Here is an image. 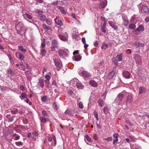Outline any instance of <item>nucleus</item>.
Instances as JSON below:
<instances>
[{"mask_svg":"<svg viewBox=\"0 0 149 149\" xmlns=\"http://www.w3.org/2000/svg\"><path fill=\"white\" fill-rule=\"evenodd\" d=\"M51 49L53 51L55 50L56 48H57L58 46V42L55 40H53L52 41Z\"/></svg>","mask_w":149,"mask_h":149,"instance_id":"obj_5","label":"nucleus"},{"mask_svg":"<svg viewBox=\"0 0 149 149\" xmlns=\"http://www.w3.org/2000/svg\"><path fill=\"white\" fill-rule=\"evenodd\" d=\"M33 134L34 136H38V132H37L36 131H34L32 133Z\"/></svg>","mask_w":149,"mask_h":149,"instance_id":"obj_54","label":"nucleus"},{"mask_svg":"<svg viewBox=\"0 0 149 149\" xmlns=\"http://www.w3.org/2000/svg\"><path fill=\"white\" fill-rule=\"evenodd\" d=\"M136 25L134 24H130L129 25V27L131 29H133L136 27Z\"/></svg>","mask_w":149,"mask_h":149,"instance_id":"obj_39","label":"nucleus"},{"mask_svg":"<svg viewBox=\"0 0 149 149\" xmlns=\"http://www.w3.org/2000/svg\"><path fill=\"white\" fill-rule=\"evenodd\" d=\"M140 31H144V29L143 26L142 25H140L138 27Z\"/></svg>","mask_w":149,"mask_h":149,"instance_id":"obj_47","label":"nucleus"},{"mask_svg":"<svg viewBox=\"0 0 149 149\" xmlns=\"http://www.w3.org/2000/svg\"><path fill=\"white\" fill-rule=\"evenodd\" d=\"M71 84L75 85L79 89H82L84 87L83 85L80 83V82L77 78L73 79L70 81Z\"/></svg>","mask_w":149,"mask_h":149,"instance_id":"obj_3","label":"nucleus"},{"mask_svg":"<svg viewBox=\"0 0 149 149\" xmlns=\"http://www.w3.org/2000/svg\"><path fill=\"white\" fill-rule=\"evenodd\" d=\"M7 56L9 58L10 62L11 63V65H14V63L13 60V58L11 57L10 55V54H8L7 55Z\"/></svg>","mask_w":149,"mask_h":149,"instance_id":"obj_28","label":"nucleus"},{"mask_svg":"<svg viewBox=\"0 0 149 149\" xmlns=\"http://www.w3.org/2000/svg\"><path fill=\"white\" fill-rule=\"evenodd\" d=\"M86 139L87 141H88V142H91V139L89 137V136L88 135H86V136L85 137V140L86 141Z\"/></svg>","mask_w":149,"mask_h":149,"instance_id":"obj_37","label":"nucleus"},{"mask_svg":"<svg viewBox=\"0 0 149 149\" xmlns=\"http://www.w3.org/2000/svg\"><path fill=\"white\" fill-rule=\"evenodd\" d=\"M139 7L141 8V12L143 14H148L149 12V9L148 6L140 3L138 5Z\"/></svg>","mask_w":149,"mask_h":149,"instance_id":"obj_1","label":"nucleus"},{"mask_svg":"<svg viewBox=\"0 0 149 149\" xmlns=\"http://www.w3.org/2000/svg\"><path fill=\"white\" fill-rule=\"evenodd\" d=\"M45 43L44 42V41H43V42L41 43V46L42 48H43L44 47H45Z\"/></svg>","mask_w":149,"mask_h":149,"instance_id":"obj_61","label":"nucleus"},{"mask_svg":"<svg viewBox=\"0 0 149 149\" xmlns=\"http://www.w3.org/2000/svg\"><path fill=\"white\" fill-rule=\"evenodd\" d=\"M122 54H120L119 55H117L116 57L117 58L118 61H121L122 60Z\"/></svg>","mask_w":149,"mask_h":149,"instance_id":"obj_31","label":"nucleus"},{"mask_svg":"<svg viewBox=\"0 0 149 149\" xmlns=\"http://www.w3.org/2000/svg\"><path fill=\"white\" fill-rule=\"evenodd\" d=\"M108 47V45L105 43H104L103 44L102 47H101V49H106V48L107 47Z\"/></svg>","mask_w":149,"mask_h":149,"instance_id":"obj_40","label":"nucleus"},{"mask_svg":"<svg viewBox=\"0 0 149 149\" xmlns=\"http://www.w3.org/2000/svg\"><path fill=\"white\" fill-rule=\"evenodd\" d=\"M65 113L66 115H69L71 116H74V113H72L71 111L69 110H66L65 112Z\"/></svg>","mask_w":149,"mask_h":149,"instance_id":"obj_24","label":"nucleus"},{"mask_svg":"<svg viewBox=\"0 0 149 149\" xmlns=\"http://www.w3.org/2000/svg\"><path fill=\"white\" fill-rule=\"evenodd\" d=\"M124 97V95L122 93H119L117 96L116 99L115 100L114 102H116L117 100H118L120 102L122 100Z\"/></svg>","mask_w":149,"mask_h":149,"instance_id":"obj_14","label":"nucleus"},{"mask_svg":"<svg viewBox=\"0 0 149 149\" xmlns=\"http://www.w3.org/2000/svg\"><path fill=\"white\" fill-rule=\"evenodd\" d=\"M104 140L107 141H111L112 140V138L111 137H108L107 138L104 139Z\"/></svg>","mask_w":149,"mask_h":149,"instance_id":"obj_44","label":"nucleus"},{"mask_svg":"<svg viewBox=\"0 0 149 149\" xmlns=\"http://www.w3.org/2000/svg\"><path fill=\"white\" fill-rule=\"evenodd\" d=\"M123 76L126 79H129L130 76V73L128 71H124L123 73Z\"/></svg>","mask_w":149,"mask_h":149,"instance_id":"obj_13","label":"nucleus"},{"mask_svg":"<svg viewBox=\"0 0 149 149\" xmlns=\"http://www.w3.org/2000/svg\"><path fill=\"white\" fill-rule=\"evenodd\" d=\"M24 25L21 22H19L15 26V28L17 30V32L18 33L19 31L17 29L22 30L23 29Z\"/></svg>","mask_w":149,"mask_h":149,"instance_id":"obj_6","label":"nucleus"},{"mask_svg":"<svg viewBox=\"0 0 149 149\" xmlns=\"http://www.w3.org/2000/svg\"><path fill=\"white\" fill-rule=\"evenodd\" d=\"M58 4V1H56L53 2H52V4L55 6L57 5Z\"/></svg>","mask_w":149,"mask_h":149,"instance_id":"obj_55","label":"nucleus"},{"mask_svg":"<svg viewBox=\"0 0 149 149\" xmlns=\"http://www.w3.org/2000/svg\"><path fill=\"white\" fill-rule=\"evenodd\" d=\"M58 52L60 57L63 58L67 57L68 55L69 51L67 49H59Z\"/></svg>","mask_w":149,"mask_h":149,"instance_id":"obj_2","label":"nucleus"},{"mask_svg":"<svg viewBox=\"0 0 149 149\" xmlns=\"http://www.w3.org/2000/svg\"><path fill=\"white\" fill-rule=\"evenodd\" d=\"M115 72L114 71H112L110 72L108 74V78L109 79H111L113 78Z\"/></svg>","mask_w":149,"mask_h":149,"instance_id":"obj_22","label":"nucleus"},{"mask_svg":"<svg viewBox=\"0 0 149 149\" xmlns=\"http://www.w3.org/2000/svg\"><path fill=\"white\" fill-rule=\"evenodd\" d=\"M19 88L22 91H24V87L23 85L20 86Z\"/></svg>","mask_w":149,"mask_h":149,"instance_id":"obj_59","label":"nucleus"},{"mask_svg":"<svg viewBox=\"0 0 149 149\" xmlns=\"http://www.w3.org/2000/svg\"><path fill=\"white\" fill-rule=\"evenodd\" d=\"M49 80H45V83L46 85L47 86H48V85L49 83Z\"/></svg>","mask_w":149,"mask_h":149,"instance_id":"obj_62","label":"nucleus"},{"mask_svg":"<svg viewBox=\"0 0 149 149\" xmlns=\"http://www.w3.org/2000/svg\"><path fill=\"white\" fill-rule=\"evenodd\" d=\"M118 141V138H115V139H114L113 140V144H115Z\"/></svg>","mask_w":149,"mask_h":149,"instance_id":"obj_63","label":"nucleus"},{"mask_svg":"<svg viewBox=\"0 0 149 149\" xmlns=\"http://www.w3.org/2000/svg\"><path fill=\"white\" fill-rule=\"evenodd\" d=\"M42 26L43 28L46 30L48 31L50 29V27H49L48 26L46 25L45 24H43Z\"/></svg>","mask_w":149,"mask_h":149,"instance_id":"obj_36","label":"nucleus"},{"mask_svg":"<svg viewBox=\"0 0 149 149\" xmlns=\"http://www.w3.org/2000/svg\"><path fill=\"white\" fill-rule=\"evenodd\" d=\"M37 13H39V15H38L39 19L42 21H44L46 19V16L43 15L42 14V11H36Z\"/></svg>","mask_w":149,"mask_h":149,"instance_id":"obj_7","label":"nucleus"},{"mask_svg":"<svg viewBox=\"0 0 149 149\" xmlns=\"http://www.w3.org/2000/svg\"><path fill=\"white\" fill-rule=\"evenodd\" d=\"M113 137L115 138H118L119 136L118 134L117 133H115L113 134Z\"/></svg>","mask_w":149,"mask_h":149,"instance_id":"obj_56","label":"nucleus"},{"mask_svg":"<svg viewBox=\"0 0 149 149\" xmlns=\"http://www.w3.org/2000/svg\"><path fill=\"white\" fill-rule=\"evenodd\" d=\"M22 13H23L22 15H24L25 14L28 13V11L26 10L25 9L22 8Z\"/></svg>","mask_w":149,"mask_h":149,"instance_id":"obj_45","label":"nucleus"},{"mask_svg":"<svg viewBox=\"0 0 149 149\" xmlns=\"http://www.w3.org/2000/svg\"><path fill=\"white\" fill-rule=\"evenodd\" d=\"M106 27V24L105 22H104V24H103L101 27V31L102 32L105 33L106 32V31L105 29V28Z\"/></svg>","mask_w":149,"mask_h":149,"instance_id":"obj_29","label":"nucleus"},{"mask_svg":"<svg viewBox=\"0 0 149 149\" xmlns=\"http://www.w3.org/2000/svg\"><path fill=\"white\" fill-rule=\"evenodd\" d=\"M58 8L61 11L62 13L64 14H65L66 13V11L64 10L63 7L60 6H58Z\"/></svg>","mask_w":149,"mask_h":149,"instance_id":"obj_32","label":"nucleus"},{"mask_svg":"<svg viewBox=\"0 0 149 149\" xmlns=\"http://www.w3.org/2000/svg\"><path fill=\"white\" fill-rule=\"evenodd\" d=\"M81 57L79 55L76 54V55H74L73 59L74 60L78 61H80L81 59Z\"/></svg>","mask_w":149,"mask_h":149,"instance_id":"obj_18","label":"nucleus"},{"mask_svg":"<svg viewBox=\"0 0 149 149\" xmlns=\"http://www.w3.org/2000/svg\"><path fill=\"white\" fill-rule=\"evenodd\" d=\"M55 22L56 24V26L58 28L60 27L63 25L61 20L58 19H56L55 20Z\"/></svg>","mask_w":149,"mask_h":149,"instance_id":"obj_15","label":"nucleus"},{"mask_svg":"<svg viewBox=\"0 0 149 149\" xmlns=\"http://www.w3.org/2000/svg\"><path fill=\"white\" fill-rule=\"evenodd\" d=\"M79 33L77 31V29L75 28L73 29V32L72 33V37L73 38L76 39L78 36Z\"/></svg>","mask_w":149,"mask_h":149,"instance_id":"obj_12","label":"nucleus"},{"mask_svg":"<svg viewBox=\"0 0 149 149\" xmlns=\"http://www.w3.org/2000/svg\"><path fill=\"white\" fill-rule=\"evenodd\" d=\"M24 58V56L21 54H19V59L20 60H23Z\"/></svg>","mask_w":149,"mask_h":149,"instance_id":"obj_43","label":"nucleus"},{"mask_svg":"<svg viewBox=\"0 0 149 149\" xmlns=\"http://www.w3.org/2000/svg\"><path fill=\"white\" fill-rule=\"evenodd\" d=\"M129 138L131 139V141L132 142H134L136 140V139L135 137L132 135H130L129 136Z\"/></svg>","mask_w":149,"mask_h":149,"instance_id":"obj_41","label":"nucleus"},{"mask_svg":"<svg viewBox=\"0 0 149 149\" xmlns=\"http://www.w3.org/2000/svg\"><path fill=\"white\" fill-rule=\"evenodd\" d=\"M81 74L85 78H90L91 77L90 74L86 71H83L81 72Z\"/></svg>","mask_w":149,"mask_h":149,"instance_id":"obj_10","label":"nucleus"},{"mask_svg":"<svg viewBox=\"0 0 149 149\" xmlns=\"http://www.w3.org/2000/svg\"><path fill=\"white\" fill-rule=\"evenodd\" d=\"M134 45L137 48L142 47L144 46V44L143 43L138 41L135 42Z\"/></svg>","mask_w":149,"mask_h":149,"instance_id":"obj_11","label":"nucleus"},{"mask_svg":"<svg viewBox=\"0 0 149 149\" xmlns=\"http://www.w3.org/2000/svg\"><path fill=\"white\" fill-rule=\"evenodd\" d=\"M20 97L22 100L26 99L27 98L26 95L24 93H22L21 94V96Z\"/></svg>","mask_w":149,"mask_h":149,"instance_id":"obj_30","label":"nucleus"},{"mask_svg":"<svg viewBox=\"0 0 149 149\" xmlns=\"http://www.w3.org/2000/svg\"><path fill=\"white\" fill-rule=\"evenodd\" d=\"M97 102L99 105L101 107L102 106L103 104V101L102 99H99L98 100Z\"/></svg>","mask_w":149,"mask_h":149,"instance_id":"obj_33","label":"nucleus"},{"mask_svg":"<svg viewBox=\"0 0 149 149\" xmlns=\"http://www.w3.org/2000/svg\"><path fill=\"white\" fill-rule=\"evenodd\" d=\"M95 47H97L98 45V42L97 41H95L93 43Z\"/></svg>","mask_w":149,"mask_h":149,"instance_id":"obj_58","label":"nucleus"},{"mask_svg":"<svg viewBox=\"0 0 149 149\" xmlns=\"http://www.w3.org/2000/svg\"><path fill=\"white\" fill-rule=\"evenodd\" d=\"M100 8H104L107 6V0H100Z\"/></svg>","mask_w":149,"mask_h":149,"instance_id":"obj_8","label":"nucleus"},{"mask_svg":"<svg viewBox=\"0 0 149 149\" xmlns=\"http://www.w3.org/2000/svg\"><path fill=\"white\" fill-rule=\"evenodd\" d=\"M89 83L91 85L93 86L94 87H96L97 86V82L93 80L90 81Z\"/></svg>","mask_w":149,"mask_h":149,"instance_id":"obj_25","label":"nucleus"},{"mask_svg":"<svg viewBox=\"0 0 149 149\" xmlns=\"http://www.w3.org/2000/svg\"><path fill=\"white\" fill-rule=\"evenodd\" d=\"M146 91V88L143 86L140 87L139 88V94H141L144 93H145Z\"/></svg>","mask_w":149,"mask_h":149,"instance_id":"obj_19","label":"nucleus"},{"mask_svg":"<svg viewBox=\"0 0 149 149\" xmlns=\"http://www.w3.org/2000/svg\"><path fill=\"white\" fill-rule=\"evenodd\" d=\"M46 22L47 24L49 25H50L52 24L51 21L49 19H46Z\"/></svg>","mask_w":149,"mask_h":149,"instance_id":"obj_53","label":"nucleus"},{"mask_svg":"<svg viewBox=\"0 0 149 149\" xmlns=\"http://www.w3.org/2000/svg\"><path fill=\"white\" fill-rule=\"evenodd\" d=\"M55 66L57 67L61 68L62 66L61 62L60 61L57 59H54Z\"/></svg>","mask_w":149,"mask_h":149,"instance_id":"obj_9","label":"nucleus"},{"mask_svg":"<svg viewBox=\"0 0 149 149\" xmlns=\"http://www.w3.org/2000/svg\"><path fill=\"white\" fill-rule=\"evenodd\" d=\"M81 41L83 44L86 43L85 38H82L81 39Z\"/></svg>","mask_w":149,"mask_h":149,"instance_id":"obj_64","label":"nucleus"},{"mask_svg":"<svg viewBox=\"0 0 149 149\" xmlns=\"http://www.w3.org/2000/svg\"><path fill=\"white\" fill-rule=\"evenodd\" d=\"M126 122L127 124L130 125V126H132L133 125L132 123L130 121L128 120L126 121Z\"/></svg>","mask_w":149,"mask_h":149,"instance_id":"obj_57","label":"nucleus"},{"mask_svg":"<svg viewBox=\"0 0 149 149\" xmlns=\"http://www.w3.org/2000/svg\"><path fill=\"white\" fill-rule=\"evenodd\" d=\"M103 111L104 113L107 114L108 113V108L107 107H105L104 108L103 110Z\"/></svg>","mask_w":149,"mask_h":149,"instance_id":"obj_48","label":"nucleus"},{"mask_svg":"<svg viewBox=\"0 0 149 149\" xmlns=\"http://www.w3.org/2000/svg\"><path fill=\"white\" fill-rule=\"evenodd\" d=\"M23 16L24 18L27 20L29 22H31V21H29L28 19H32V17L30 15L27 13L24 15H22Z\"/></svg>","mask_w":149,"mask_h":149,"instance_id":"obj_16","label":"nucleus"},{"mask_svg":"<svg viewBox=\"0 0 149 149\" xmlns=\"http://www.w3.org/2000/svg\"><path fill=\"white\" fill-rule=\"evenodd\" d=\"M17 112L19 113V114H22L24 112V111L22 107H18L17 108Z\"/></svg>","mask_w":149,"mask_h":149,"instance_id":"obj_20","label":"nucleus"},{"mask_svg":"<svg viewBox=\"0 0 149 149\" xmlns=\"http://www.w3.org/2000/svg\"><path fill=\"white\" fill-rule=\"evenodd\" d=\"M18 47L19 49V50L21 51L22 52L25 53L26 52V50L25 49H24L23 47L21 45L18 46Z\"/></svg>","mask_w":149,"mask_h":149,"instance_id":"obj_27","label":"nucleus"},{"mask_svg":"<svg viewBox=\"0 0 149 149\" xmlns=\"http://www.w3.org/2000/svg\"><path fill=\"white\" fill-rule=\"evenodd\" d=\"M46 53V51L45 49L43 48L41 50V55L42 56H45Z\"/></svg>","mask_w":149,"mask_h":149,"instance_id":"obj_34","label":"nucleus"},{"mask_svg":"<svg viewBox=\"0 0 149 149\" xmlns=\"http://www.w3.org/2000/svg\"><path fill=\"white\" fill-rule=\"evenodd\" d=\"M93 114L94 115V116L96 118V120L98 121L99 120V118L98 117V114L96 111H94L93 112Z\"/></svg>","mask_w":149,"mask_h":149,"instance_id":"obj_38","label":"nucleus"},{"mask_svg":"<svg viewBox=\"0 0 149 149\" xmlns=\"http://www.w3.org/2000/svg\"><path fill=\"white\" fill-rule=\"evenodd\" d=\"M66 34L65 36L60 34L58 35V37L61 40L64 41H66L68 40V35L67 33Z\"/></svg>","mask_w":149,"mask_h":149,"instance_id":"obj_17","label":"nucleus"},{"mask_svg":"<svg viewBox=\"0 0 149 149\" xmlns=\"http://www.w3.org/2000/svg\"><path fill=\"white\" fill-rule=\"evenodd\" d=\"M109 23L110 25L115 30H117L118 29V27L115 25L114 24H113V22L109 21Z\"/></svg>","mask_w":149,"mask_h":149,"instance_id":"obj_23","label":"nucleus"},{"mask_svg":"<svg viewBox=\"0 0 149 149\" xmlns=\"http://www.w3.org/2000/svg\"><path fill=\"white\" fill-rule=\"evenodd\" d=\"M45 78L46 79L45 80H50V77L48 75H46L45 76Z\"/></svg>","mask_w":149,"mask_h":149,"instance_id":"obj_49","label":"nucleus"},{"mask_svg":"<svg viewBox=\"0 0 149 149\" xmlns=\"http://www.w3.org/2000/svg\"><path fill=\"white\" fill-rule=\"evenodd\" d=\"M79 108L81 109H82L83 107V104L81 102H80L79 103Z\"/></svg>","mask_w":149,"mask_h":149,"instance_id":"obj_52","label":"nucleus"},{"mask_svg":"<svg viewBox=\"0 0 149 149\" xmlns=\"http://www.w3.org/2000/svg\"><path fill=\"white\" fill-rule=\"evenodd\" d=\"M42 115L43 116H47V113L45 111H43L42 112Z\"/></svg>","mask_w":149,"mask_h":149,"instance_id":"obj_50","label":"nucleus"},{"mask_svg":"<svg viewBox=\"0 0 149 149\" xmlns=\"http://www.w3.org/2000/svg\"><path fill=\"white\" fill-rule=\"evenodd\" d=\"M123 24L125 26H127L129 24V21L127 18H123Z\"/></svg>","mask_w":149,"mask_h":149,"instance_id":"obj_26","label":"nucleus"},{"mask_svg":"<svg viewBox=\"0 0 149 149\" xmlns=\"http://www.w3.org/2000/svg\"><path fill=\"white\" fill-rule=\"evenodd\" d=\"M47 100V96H44L41 98L42 101L43 102H45Z\"/></svg>","mask_w":149,"mask_h":149,"instance_id":"obj_46","label":"nucleus"},{"mask_svg":"<svg viewBox=\"0 0 149 149\" xmlns=\"http://www.w3.org/2000/svg\"><path fill=\"white\" fill-rule=\"evenodd\" d=\"M12 136L13 137H15V140H18L20 138V136L16 134H14L12 135Z\"/></svg>","mask_w":149,"mask_h":149,"instance_id":"obj_35","label":"nucleus"},{"mask_svg":"<svg viewBox=\"0 0 149 149\" xmlns=\"http://www.w3.org/2000/svg\"><path fill=\"white\" fill-rule=\"evenodd\" d=\"M38 85L40 86L42 88L44 87V83L43 79H39V82L38 83Z\"/></svg>","mask_w":149,"mask_h":149,"instance_id":"obj_21","label":"nucleus"},{"mask_svg":"<svg viewBox=\"0 0 149 149\" xmlns=\"http://www.w3.org/2000/svg\"><path fill=\"white\" fill-rule=\"evenodd\" d=\"M133 101L132 95L131 94H128L126 100V104L127 105H129Z\"/></svg>","mask_w":149,"mask_h":149,"instance_id":"obj_4","label":"nucleus"},{"mask_svg":"<svg viewBox=\"0 0 149 149\" xmlns=\"http://www.w3.org/2000/svg\"><path fill=\"white\" fill-rule=\"evenodd\" d=\"M15 144L17 146H22L23 145V143L21 141H20L16 142L15 143Z\"/></svg>","mask_w":149,"mask_h":149,"instance_id":"obj_42","label":"nucleus"},{"mask_svg":"<svg viewBox=\"0 0 149 149\" xmlns=\"http://www.w3.org/2000/svg\"><path fill=\"white\" fill-rule=\"evenodd\" d=\"M41 121L42 123H45L46 121V119L45 117H42L41 118Z\"/></svg>","mask_w":149,"mask_h":149,"instance_id":"obj_51","label":"nucleus"},{"mask_svg":"<svg viewBox=\"0 0 149 149\" xmlns=\"http://www.w3.org/2000/svg\"><path fill=\"white\" fill-rule=\"evenodd\" d=\"M17 112V109H16L15 110L11 111V112L13 114H15Z\"/></svg>","mask_w":149,"mask_h":149,"instance_id":"obj_60","label":"nucleus"}]
</instances>
